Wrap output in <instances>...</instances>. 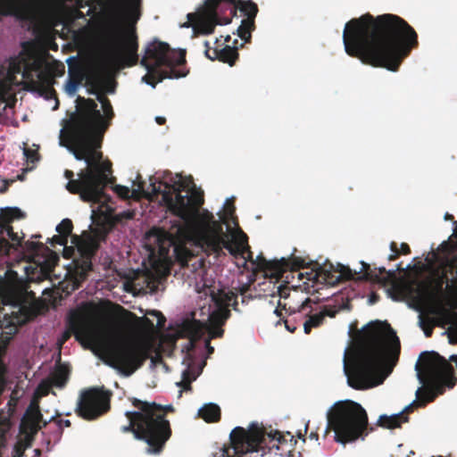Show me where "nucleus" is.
Here are the masks:
<instances>
[{"mask_svg": "<svg viewBox=\"0 0 457 457\" xmlns=\"http://www.w3.org/2000/svg\"><path fill=\"white\" fill-rule=\"evenodd\" d=\"M39 79L46 83V85L42 87V94L45 96V97L46 99H57L56 92L53 87V79L47 75H45L44 73L39 74ZM56 105H58V100H56ZM55 108H57V106H55L54 109Z\"/></svg>", "mask_w": 457, "mask_h": 457, "instance_id": "c9c22d12", "label": "nucleus"}, {"mask_svg": "<svg viewBox=\"0 0 457 457\" xmlns=\"http://www.w3.org/2000/svg\"><path fill=\"white\" fill-rule=\"evenodd\" d=\"M29 76H30V71L28 69H25L24 71L22 72V77L24 79H29Z\"/></svg>", "mask_w": 457, "mask_h": 457, "instance_id": "680f3d73", "label": "nucleus"}, {"mask_svg": "<svg viewBox=\"0 0 457 457\" xmlns=\"http://www.w3.org/2000/svg\"><path fill=\"white\" fill-rule=\"evenodd\" d=\"M42 249H46L50 252V249L45 246L43 243L28 240L24 243L21 241V246H20V249L17 252L33 256ZM51 254L53 256L46 261V266L48 270H51L59 261L58 256L54 252L51 251Z\"/></svg>", "mask_w": 457, "mask_h": 457, "instance_id": "bb28decb", "label": "nucleus"}, {"mask_svg": "<svg viewBox=\"0 0 457 457\" xmlns=\"http://www.w3.org/2000/svg\"><path fill=\"white\" fill-rule=\"evenodd\" d=\"M49 243L51 244L52 246H54L55 245H65L68 244V239L59 234L54 236L50 239Z\"/></svg>", "mask_w": 457, "mask_h": 457, "instance_id": "49530a36", "label": "nucleus"}, {"mask_svg": "<svg viewBox=\"0 0 457 457\" xmlns=\"http://www.w3.org/2000/svg\"><path fill=\"white\" fill-rule=\"evenodd\" d=\"M230 39H231L230 36L228 35L227 37H225L224 42L228 43L230 41Z\"/></svg>", "mask_w": 457, "mask_h": 457, "instance_id": "774afa93", "label": "nucleus"}, {"mask_svg": "<svg viewBox=\"0 0 457 457\" xmlns=\"http://www.w3.org/2000/svg\"><path fill=\"white\" fill-rule=\"evenodd\" d=\"M324 321V315L320 313L310 315L303 323V329L305 334H310L312 328L320 326Z\"/></svg>", "mask_w": 457, "mask_h": 457, "instance_id": "4c0bfd02", "label": "nucleus"}, {"mask_svg": "<svg viewBox=\"0 0 457 457\" xmlns=\"http://www.w3.org/2000/svg\"><path fill=\"white\" fill-rule=\"evenodd\" d=\"M86 73L84 69L79 66H70L69 79L65 84V91L70 96H74L82 81L85 79Z\"/></svg>", "mask_w": 457, "mask_h": 457, "instance_id": "cd10ccee", "label": "nucleus"}, {"mask_svg": "<svg viewBox=\"0 0 457 457\" xmlns=\"http://www.w3.org/2000/svg\"><path fill=\"white\" fill-rule=\"evenodd\" d=\"M48 380L53 387L63 388L69 381L70 373H49Z\"/></svg>", "mask_w": 457, "mask_h": 457, "instance_id": "58836bf2", "label": "nucleus"}, {"mask_svg": "<svg viewBox=\"0 0 457 457\" xmlns=\"http://www.w3.org/2000/svg\"><path fill=\"white\" fill-rule=\"evenodd\" d=\"M400 254H409L411 253V248L408 244L402 243L400 245Z\"/></svg>", "mask_w": 457, "mask_h": 457, "instance_id": "603ef678", "label": "nucleus"}, {"mask_svg": "<svg viewBox=\"0 0 457 457\" xmlns=\"http://www.w3.org/2000/svg\"><path fill=\"white\" fill-rule=\"evenodd\" d=\"M453 219H454L453 215H452V214H450L448 212L445 213V220H453V233H452L451 237H449V239L447 241H444L439 245V247L436 249V251H432L431 252V260H428V261L429 270H431L434 267H437L439 265V262H438V260L436 258H435L434 254L440 252V249H441L442 245L445 243H448L449 244V246H447V250L448 249L452 250V249H454V248L457 249V221L453 220Z\"/></svg>", "mask_w": 457, "mask_h": 457, "instance_id": "c85d7f7f", "label": "nucleus"}, {"mask_svg": "<svg viewBox=\"0 0 457 457\" xmlns=\"http://www.w3.org/2000/svg\"><path fill=\"white\" fill-rule=\"evenodd\" d=\"M24 18L30 21H34L36 20V14L31 12H28L27 13H25Z\"/></svg>", "mask_w": 457, "mask_h": 457, "instance_id": "bf43d9fd", "label": "nucleus"}, {"mask_svg": "<svg viewBox=\"0 0 457 457\" xmlns=\"http://www.w3.org/2000/svg\"><path fill=\"white\" fill-rule=\"evenodd\" d=\"M255 29L254 21L249 20H242L241 25L237 29V36L245 42H249L251 33Z\"/></svg>", "mask_w": 457, "mask_h": 457, "instance_id": "f704fd0d", "label": "nucleus"}, {"mask_svg": "<svg viewBox=\"0 0 457 457\" xmlns=\"http://www.w3.org/2000/svg\"><path fill=\"white\" fill-rule=\"evenodd\" d=\"M69 326L85 349L108 359L118 371H136L145 361H149L150 368L162 362L161 355L149 344L120 340L92 318L74 313L69 320Z\"/></svg>", "mask_w": 457, "mask_h": 457, "instance_id": "20e7f679", "label": "nucleus"}, {"mask_svg": "<svg viewBox=\"0 0 457 457\" xmlns=\"http://www.w3.org/2000/svg\"><path fill=\"white\" fill-rule=\"evenodd\" d=\"M23 154L26 157V160L30 162H35L39 159V154L37 150H33L30 148H24Z\"/></svg>", "mask_w": 457, "mask_h": 457, "instance_id": "c03bdc74", "label": "nucleus"}, {"mask_svg": "<svg viewBox=\"0 0 457 457\" xmlns=\"http://www.w3.org/2000/svg\"><path fill=\"white\" fill-rule=\"evenodd\" d=\"M155 121L159 124V125H163L165 122H166V119L164 117H162V116H157L155 118Z\"/></svg>", "mask_w": 457, "mask_h": 457, "instance_id": "052dcab7", "label": "nucleus"}, {"mask_svg": "<svg viewBox=\"0 0 457 457\" xmlns=\"http://www.w3.org/2000/svg\"><path fill=\"white\" fill-rule=\"evenodd\" d=\"M70 337L69 332H65L62 336V342L66 341Z\"/></svg>", "mask_w": 457, "mask_h": 457, "instance_id": "69168bd1", "label": "nucleus"}, {"mask_svg": "<svg viewBox=\"0 0 457 457\" xmlns=\"http://www.w3.org/2000/svg\"><path fill=\"white\" fill-rule=\"evenodd\" d=\"M294 436L278 430L268 431L262 424L252 422L247 428L236 427L229 435V445H224L219 457H242L249 453H274L276 455L289 457L294 450Z\"/></svg>", "mask_w": 457, "mask_h": 457, "instance_id": "0eeeda50", "label": "nucleus"}, {"mask_svg": "<svg viewBox=\"0 0 457 457\" xmlns=\"http://www.w3.org/2000/svg\"><path fill=\"white\" fill-rule=\"evenodd\" d=\"M54 422L55 423V425L58 428L60 436L62 434V427H66V428L71 427V421L69 420L54 419Z\"/></svg>", "mask_w": 457, "mask_h": 457, "instance_id": "09e8293b", "label": "nucleus"}, {"mask_svg": "<svg viewBox=\"0 0 457 457\" xmlns=\"http://www.w3.org/2000/svg\"><path fill=\"white\" fill-rule=\"evenodd\" d=\"M245 260V263L246 262H250L251 263H255L254 262V259H253V253L251 252V250H245V258H243Z\"/></svg>", "mask_w": 457, "mask_h": 457, "instance_id": "5fc2aeb1", "label": "nucleus"}, {"mask_svg": "<svg viewBox=\"0 0 457 457\" xmlns=\"http://www.w3.org/2000/svg\"><path fill=\"white\" fill-rule=\"evenodd\" d=\"M284 322H285L286 328L288 331H290V332H295V329H296L295 326H290L288 320H285Z\"/></svg>", "mask_w": 457, "mask_h": 457, "instance_id": "13d9d810", "label": "nucleus"}, {"mask_svg": "<svg viewBox=\"0 0 457 457\" xmlns=\"http://www.w3.org/2000/svg\"><path fill=\"white\" fill-rule=\"evenodd\" d=\"M124 15L133 21H137L141 16V0H117Z\"/></svg>", "mask_w": 457, "mask_h": 457, "instance_id": "2f4dec72", "label": "nucleus"}, {"mask_svg": "<svg viewBox=\"0 0 457 457\" xmlns=\"http://www.w3.org/2000/svg\"><path fill=\"white\" fill-rule=\"evenodd\" d=\"M310 437L312 438V439H316L317 440L318 439V434L312 432L310 434Z\"/></svg>", "mask_w": 457, "mask_h": 457, "instance_id": "338daca9", "label": "nucleus"}, {"mask_svg": "<svg viewBox=\"0 0 457 457\" xmlns=\"http://www.w3.org/2000/svg\"><path fill=\"white\" fill-rule=\"evenodd\" d=\"M401 344L387 321H370L344 354L343 371H394Z\"/></svg>", "mask_w": 457, "mask_h": 457, "instance_id": "423d86ee", "label": "nucleus"}, {"mask_svg": "<svg viewBox=\"0 0 457 457\" xmlns=\"http://www.w3.org/2000/svg\"><path fill=\"white\" fill-rule=\"evenodd\" d=\"M138 42L135 29L124 32L121 37L111 42L107 58L115 67H131L138 62Z\"/></svg>", "mask_w": 457, "mask_h": 457, "instance_id": "a211bd4d", "label": "nucleus"}, {"mask_svg": "<svg viewBox=\"0 0 457 457\" xmlns=\"http://www.w3.org/2000/svg\"><path fill=\"white\" fill-rule=\"evenodd\" d=\"M17 9V0H0V16L12 14Z\"/></svg>", "mask_w": 457, "mask_h": 457, "instance_id": "a19ab883", "label": "nucleus"}, {"mask_svg": "<svg viewBox=\"0 0 457 457\" xmlns=\"http://www.w3.org/2000/svg\"><path fill=\"white\" fill-rule=\"evenodd\" d=\"M112 393L104 386L80 390L75 408L76 414L85 420H95L111 410Z\"/></svg>", "mask_w": 457, "mask_h": 457, "instance_id": "2eb2a0df", "label": "nucleus"}, {"mask_svg": "<svg viewBox=\"0 0 457 457\" xmlns=\"http://www.w3.org/2000/svg\"><path fill=\"white\" fill-rule=\"evenodd\" d=\"M204 47H205V56L212 60V49L213 47H212L210 46V43L208 41H205L204 42Z\"/></svg>", "mask_w": 457, "mask_h": 457, "instance_id": "3c124183", "label": "nucleus"}, {"mask_svg": "<svg viewBox=\"0 0 457 457\" xmlns=\"http://www.w3.org/2000/svg\"><path fill=\"white\" fill-rule=\"evenodd\" d=\"M147 315H151L157 319L156 324L146 316H144L139 319V323L143 330L146 332H154L155 328L162 329L165 327L166 318L164 315L156 310L149 311L146 313Z\"/></svg>", "mask_w": 457, "mask_h": 457, "instance_id": "7c9ffc66", "label": "nucleus"}, {"mask_svg": "<svg viewBox=\"0 0 457 457\" xmlns=\"http://www.w3.org/2000/svg\"><path fill=\"white\" fill-rule=\"evenodd\" d=\"M235 211H236V207L234 205L233 201L230 202L229 200H228L227 201V210H226L227 213L228 215H233Z\"/></svg>", "mask_w": 457, "mask_h": 457, "instance_id": "864d4df0", "label": "nucleus"}, {"mask_svg": "<svg viewBox=\"0 0 457 457\" xmlns=\"http://www.w3.org/2000/svg\"><path fill=\"white\" fill-rule=\"evenodd\" d=\"M338 312V310L336 308V306H324L323 310L320 312L321 314L324 315V318L328 316L330 318H334L337 313Z\"/></svg>", "mask_w": 457, "mask_h": 457, "instance_id": "de8ad7c7", "label": "nucleus"}, {"mask_svg": "<svg viewBox=\"0 0 457 457\" xmlns=\"http://www.w3.org/2000/svg\"><path fill=\"white\" fill-rule=\"evenodd\" d=\"M64 73V65L63 64H58L56 69L54 71V74L55 76H62Z\"/></svg>", "mask_w": 457, "mask_h": 457, "instance_id": "4d7b16f0", "label": "nucleus"}, {"mask_svg": "<svg viewBox=\"0 0 457 457\" xmlns=\"http://www.w3.org/2000/svg\"><path fill=\"white\" fill-rule=\"evenodd\" d=\"M455 373H417L420 386L416 390V399L408 404L402 411L393 415H380L377 426L395 429L409 421V414L415 409L424 408L433 402L445 388H453L456 383Z\"/></svg>", "mask_w": 457, "mask_h": 457, "instance_id": "9b49d317", "label": "nucleus"}, {"mask_svg": "<svg viewBox=\"0 0 457 457\" xmlns=\"http://www.w3.org/2000/svg\"><path fill=\"white\" fill-rule=\"evenodd\" d=\"M228 1L231 3L232 0ZM187 20L184 27H192L195 36L212 34L216 25L231 22V17L226 16L220 0H206L203 10L196 13H188Z\"/></svg>", "mask_w": 457, "mask_h": 457, "instance_id": "dca6fc26", "label": "nucleus"}, {"mask_svg": "<svg viewBox=\"0 0 457 457\" xmlns=\"http://www.w3.org/2000/svg\"><path fill=\"white\" fill-rule=\"evenodd\" d=\"M445 243L439 253L434 254L439 262L437 267L429 270V286L417 280L395 284L394 289L403 297L417 303H423L429 298V317L420 313L419 324L427 337L433 334L435 327L448 326V338L452 345H457V271L456 248L448 249Z\"/></svg>", "mask_w": 457, "mask_h": 457, "instance_id": "7ed1b4c3", "label": "nucleus"}, {"mask_svg": "<svg viewBox=\"0 0 457 457\" xmlns=\"http://www.w3.org/2000/svg\"><path fill=\"white\" fill-rule=\"evenodd\" d=\"M347 384L355 390H367L384 383L390 373H345Z\"/></svg>", "mask_w": 457, "mask_h": 457, "instance_id": "4be33fe9", "label": "nucleus"}, {"mask_svg": "<svg viewBox=\"0 0 457 457\" xmlns=\"http://www.w3.org/2000/svg\"><path fill=\"white\" fill-rule=\"evenodd\" d=\"M415 371H454L452 364L436 352H422L415 364Z\"/></svg>", "mask_w": 457, "mask_h": 457, "instance_id": "412c9836", "label": "nucleus"}, {"mask_svg": "<svg viewBox=\"0 0 457 457\" xmlns=\"http://www.w3.org/2000/svg\"><path fill=\"white\" fill-rule=\"evenodd\" d=\"M201 373H182V379L176 383L180 387L179 395L183 391H192V382L195 381Z\"/></svg>", "mask_w": 457, "mask_h": 457, "instance_id": "e433bc0d", "label": "nucleus"}, {"mask_svg": "<svg viewBox=\"0 0 457 457\" xmlns=\"http://www.w3.org/2000/svg\"><path fill=\"white\" fill-rule=\"evenodd\" d=\"M390 250L392 251L393 253L388 256V260L389 261L396 260L400 255V252H399L397 244L395 242H391Z\"/></svg>", "mask_w": 457, "mask_h": 457, "instance_id": "8fccbe9b", "label": "nucleus"}, {"mask_svg": "<svg viewBox=\"0 0 457 457\" xmlns=\"http://www.w3.org/2000/svg\"><path fill=\"white\" fill-rule=\"evenodd\" d=\"M66 141L64 145L78 161H85L87 168L78 173L70 170L64 171V177L69 180L66 189L74 195H79L84 202L99 204L105 196L107 186L113 184L115 178L112 174V164L110 160L103 161L102 145L89 138L69 130H62Z\"/></svg>", "mask_w": 457, "mask_h": 457, "instance_id": "39448f33", "label": "nucleus"}, {"mask_svg": "<svg viewBox=\"0 0 457 457\" xmlns=\"http://www.w3.org/2000/svg\"><path fill=\"white\" fill-rule=\"evenodd\" d=\"M239 58L237 47L236 46H230L220 43V38L214 41L212 49V61L218 60L221 62L228 63L229 66H234Z\"/></svg>", "mask_w": 457, "mask_h": 457, "instance_id": "393cba45", "label": "nucleus"}, {"mask_svg": "<svg viewBox=\"0 0 457 457\" xmlns=\"http://www.w3.org/2000/svg\"><path fill=\"white\" fill-rule=\"evenodd\" d=\"M278 295L280 297V300H278V307L275 309L274 312L277 316L280 317L282 315L281 310H285L289 314L295 313V312H304L308 309V313L312 311V301L310 298H306L303 302L301 303L300 305L296 306L291 303L290 300V290L287 287H278Z\"/></svg>", "mask_w": 457, "mask_h": 457, "instance_id": "5701e85b", "label": "nucleus"}, {"mask_svg": "<svg viewBox=\"0 0 457 457\" xmlns=\"http://www.w3.org/2000/svg\"><path fill=\"white\" fill-rule=\"evenodd\" d=\"M24 217V213L17 207H6L1 210L0 213V228L6 223H10L14 220Z\"/></svg>", "mask_w": 457, "mask_h": 457, "instance_id": "72a5a7b5", "label": "nucleus"}, {"mask_svg": "<svg viewBox=\"0 0 457 457\" xmlns=\"http://www.w3.org/2000/svg\"><path fill=\"white\" fill-rule=\"evenodd\" d=\"M185 63V50L176 51L169 44L155 39L146 46L145 55L140 61V64L147 71L142 80L155 87L165 79L186 77L188 71L178 69Z\"/></svg>", "mask_w": 457, "mask_h": 457, "instance_id": "9d476101", "label": "nucleus"}, {"mask_svg": "<svg viewBox=\"0 0 457 457\" xmlns=\"http://www.w3.org/2000/svg\"><path fill=\"white\" fill-rule=\"evenodd\" d=\"M254 262L255 263L253 264L256 266V269L266 273L270 272L271 277H278L288 269L292 270H300L309 264L305 259L294 254L288 260L282 258L280 261H267L262 254H260L254 259Z\"/></svg>", "mask_w": 457, "mask_h": 457, "instance_id": "aec40b11", "label": "nucleus"}, {"mask_svg": "<svg viewBox=\"0 0 457 457\" xmlns=\"http://www.w3.org/2000/svg\"><path fill=\"white\" fill-rule=\"evenodd\" d=\"M198 416L208 423L218 422L221 416L220 408L216 403H206L199 409Z\"/></svg>", "mask_w": 457, "mask_h": 457, "instance_id": "473e14b6", "label": "nucleus"}, {"mask_svg": "<svg viewBox=\"0 0 457 457\" xmlns=\"http://www.w3.org/2000/svg\"><path fill=\"white\" fill-rule=\"evenodd\" d=\"M52 385L48 378L42 380L39 385L37 387V393L40 396H46L48 395L52 391Z\"/></svg>", "mask_w": 457, "mask_h": 457, "instance_id": "37998d69", "label": "nucleus"}, {"mask_svg": "<svg viewBox=\"0 0 457 457\" xmlns=\"http://www.w3.org/2000/svg\"><path fill=\"white\" fill-rule=\"evenodd\" d=\"M113 189L115 193L122 199L129 198L130 190L128 187L117 185Z\"/></svg>", "mask_w": 457, "mask_h": 457, "instance_id": "a18cd8bd", "label": "nucleus"}, {"mask_svg": "<svg viewBox=\"0 0 457 457\" xmlns=\"http://www.w3.org/2000/svg\"><path fill=\"white\" fill-rule=\"evenodd\" d=\"M8 189V184L6 183L2 188H0V193H5Z\"/></svg>", "mask_w": 457, "mask_h": 457, "instance_id": "0e129e2a", "label": "nucleus"}, {"mask_svg": "<svg viewBox=\"0 0 457 457\" xmlns=\"http://www.w3.org/2000/svg\"><path fill=\"white\" fill-rule=\"evenodd\" d=\"M197 292L204 295H209L211 302L213 303V310L210 312L207 322H201L194 320L192 323L193 337L195 338L206 332L208 339L206 340V347L211 353L213 352V347L210 345V340L212 338L222 337L224 334L223 326L231 315L229 306H232L235 311H237V294L229 291L225 292L222 289L215 290L212 286L204 284L202 288H198Z\"/></svg>", "mask_w": 457, "mask_h": 457, "instance_id": "f8f14e48", "label": "nucleus"}, {"mask_svg": "<svg viewBox=\"0 0 457 457\" xmlns=\"http://www.w3.org/2000/svg\"><path fill=\"white\" fill-rule=\"evenodd\" d=\"M137 409L135 411H127L125 416L129 420L127 426H122L120 430L123 433H132L134 437L137 440H142L146 443V453L150 454H160L162 450L157 441L156 436L151 428L144 411L140 406H134Z\"/></svg>", "mask_w": 457, "mask_h": 457, "instance_id": "6ab92c4d", "label": "nucleus"}, {"mask_svg": "<svg viewBox=\"0 0 457 457\" xmlns=\"http://www.w3.org/2000/svg\"><path fill=\"white\" fill-rule=\"evenodd\" d=\"M450 361L455 362L457 364V354H453L450 356Z\"/></svg>", "mask_w": 457, "mask_h": 457, "instance_id": "e2e57ef3", "label": "nucleus"}, {"mask_svg": "<svg viewBox=\"0 0 457 457\" xmlns=\"http://www.w3.org/2000/svg\"><path fill=\"white\" fill-rule=\"evenodd\" d=\"M220 3L224 12H228V14H226L227 17H231L232 19L237 14V11L239 10L245 16L244 20L254 21L258 7L253 2L250 0H232L230 3L228 0H220Z\"/></svg>", "mask_w": 457, "mask_h": 457, "instance_id": "b1692460", "label": "nucleus"}, {"mask_svg": "<svg viewBox=\"0 0 457 457\" xmlns=\"http://www.w3.org/2000/svg\"><path fill=\"white\" fill-rule=\"evenodd\" d=\"M72 229L73 224L70 219H63L56 227V231L67 239L71 235Z\"/></svg>", "mask_w": 457, "mask_h": 457, "instance_id": "ea45409f", "label": "nucleus"}, {"mask_svg": "<svg viewBox=\"0 0 457 457\" xmlns=\"http://www.w3.org/2000/svg\"><path fill=\"white\" fill-rule=\"evenodd\" d=\"M88 92L96 96V100L102 105L103 113L98 110L95 100L78 96L77 110L70 116L64 130L71 131L102 145L104 136L112 125L115 114L110 99L104 93L95 88L89 89Z\"/></svg>", "mask_w": 457, "mask_h": 457, "instance_id": "6e6552de", "label": "nucleus"}, {"mask_svg": "<svg viewBox=\"0 0 457 457\" xmlns=\"http://www.w3.org/2000/svg\"><path fill=\"white\" fill-rule=\"evenodd\" d=\"M361 270H351L348 266L338 263L334 267L332 263L320 267L312 275L317 284L335 287L342 282L350 280H365L386 284L395 277V270H387L385 267L371 269L370 264L361 262Z\"/></svg>", "mask_w": 457, "mask_h": 457, "instance_id": "4468645a", "label": "nucleus"}, {"mask_svg": "<svg viewBox=\"0 0 457 457\" xmlns=\"http://www.w3.org/2000/svg\"><path fill=\"white\" fill-rule=\"evenodd\" d=\"M2 233H5L11 242L5 237H0V255L7 256L12 252H17L21 246L22 238L18 236L9 223L2 226Z\"/></svg>", "mask_w": 457, "mask_h": 457, "instance_id": "a878e982", "label": "nucleus"}, {"mask_svg": "<svg viewBox=\"0 0 457 457\" xmlns=\"http://www.w3.org/2000/svg\"><path fill=\"white\" fill-rule=\"evenodd\" d=\"M70 365H62L61 363H57L55 369L53 371H70Z\"/></svg>", "mask_w": 457, "mask_h": 457, "instance_id": "6e6d98bb", "label": "nucleus"}, {"mask_svg": "<svg viewBox=\"0 0 457 457\" xmlns=\"http://www.w3.org/2000/svg\"><path fill=\"white\" fill-rule=\"evenodd\" d=\"M11 338L12 337L10 336H5L0 339V371H7L3 358L6 353Z\"/></svg>", "mask_w": 457, "mask_h": 457, "instance_id": "79ce46f5", "label": "nucleus"}, {"mask_svg": "<svg viewBox=\"0 0 457 457\" xmlns=\"http://www.w3.org/2000/svg\"><path fill=\"white\" fill-rule=\"evenodd\" d=\"M150 187L152 194L161 195L167 208L181 220L165 233L170 245H183L188 237V230L192 229L199 242L216 256L224 254L225 248L236 259L245 258V250H249L246 234L241 230L239 238L230 240L223 231L222 222L216 220L212 212L204 210L200 213L199 208L204 202L201 190L195 187L186 190L187 186L180 178L171 179L170 183L152 182Z\"/></svg>", "mask_w": 457, "mask_h": 457, "instance_id": "f257e3e1", "label": "nucleus"}, {"mask_svg": "<svg viewBox=\"0 0 457 457\" xmlns=\"http://www.w3.org/2000/svg\"><path fill=\"white\" fill-rule=\"evenodd\" d=\"M345 53L373 67L397 71L403 60L419 46L418 34L403 18L370 12L346 22L343 32Z\"/></svg>", "mask_w": 457, "mask_h": 457, "instance_id": "f03ea898", "label": "nucleus"}, {"mask_svg": "<svg viewBox=\"0 0 457 457\" xmlns=\"http://www.w3.org/2000/svg\"><path fill=\"white\" fill-rule=\"evenodd\" d=\"M327 420L328 428L335 433V441L343 445L363 440L374 431L365 409L352 400L335 403L327 412Z\"/></svg>", "mask_w": 457, "mask_h": 457, "instance_id": "1a4fd4ad", "label": "nucleus"}, {"mask_svg": "<svg viewBox=\"0 0 457 457\" xmlns=\"http://www.w3.org/2000/svg\"><path fill=\"white\" fill-rule=\"evenodd\" d=\"M109 232L107 224L97 225L90 231H84L80 236L72 235L71 243L74 246L63 245L62 255L65 259L72 258L71 270L77 282L84 281L92 270V259L97 253L101 242L105 241Z\"/></svg>", "mask_w": 457, "mask_h": 457, "instance_id": "ddd939ff", "label": "nucleus"}, {"mask_svg": "<svg viewBox=\"0 0 457 457\" xmlns=\"http://www.w3.org/2000/svg\"><path fill=\"white\" fill-rule=\"evenodd\" d=\"M133 406H140L145 412L151 428L157 438V441L163 451L166 443L172 435V430L166 415L168 412H174L175 408L171 404L162 405L154 402H146L136 397L129 398Z\"/></svg>", "mask_w": 457, "mask_h": 457, "instance_id": "f3484780", "label": "nucleus"}, {"mask_svg": "<svg viewBox=\"0 0 457 457\" xmlns=\"http://www.w3.org/2000/svg\"><path fill=\"white\" fill-rule=\"evenodd\" d=\"M42 420V413L38 406H30L22 420V425L26 427L30 433L36 434L40 428V422Z\"/></svg>", "mask_w": 457, "mask_h": 457, "instance_id": "c756f323", "label": "nucleus"}]
</instances>
